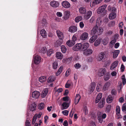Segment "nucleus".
<instances>
[{
    "instance_id": "1",
    "label": "nucleus",
    "mask_w": 126,
    "mask_h": 126,
    "mask_svg": "<svg viewBox=\"0 0 126 126\" xmlns=\"http://www.w3.org/2000/svg\"><path fill=\"white\" fill-rule=\"evenodd\" d=\"M103 29L101 28H98V27L97 26L94 27L91 31V33L92 34L97 33L98 35L100 34V33L103 32Z\"/></svg>"
},
{
    "instance_id": "2",
    "label": "nucleus",
    "mask_w": 126,
    "mask_h": 126,
    "mask_svg": "<svg viewBox=\"0 0 126 126\" xmlns=\"http://www.w3.org/2000/svg\"><path fill=\"white\" fill-rule=\"evenodd\" d=\"M106 58V55L103 52H101L99 53L97 57L98 60L99 61H102L104 62L105 61Z\"/></svg>"
},
{
    "instance_id": "3",
    "label": "nucleus",
    "mask_w": 126,
    "mask_h": 126,
    "mask_svg": "<svg viewBox=\"0 0 126 126\" xmlns=\"http://www.w3.org/2000/svg\"><path fill=\"white\" fill-rule=\"evenodd\" d=\"M82 44L81 43H78L73 48V50L75 51H78L79 50L82 51Z\"/></svg>"
},
{
    "instance_id": "4",
    "label": "nucleus",
    "mask_w": 126,
    "mask_h": 126,
    "mask_svg": "<svg viewBox=\"0 0 126 126\" xmlns=\"http://www.w3.org/2000/svg\"><path fill=\"white\" fill-rule=\"evenodd\" d=\"M33 56L34 57V63L36 64H38L40 62L41 59V57L38 55L35 56V55Z\"/></svg>"
},
{
    "instance_id": "5",
    "label": "nucleus",
    "mask_w": 126,
    "mask_h": 126,
    "mask_svg": "<svg viewBox=\"0 0 126 126\" xmlns=\"http://www.w3.org/2000/svg\"><path fill=\"white\" fill-rule=\"evenodd\" d=\"M62 6L65 8H68L70 6V3L68 1H63L62 3Z\"/></svg>"
},
{
    "instance_id": "6",
    "label": "nucleus",
    "mask_w": 126,
    "mask_h": 126,
    "mask_svg": "<svg viewBox=\"0 0 126 126\" xmlns=\"http://www.w3.org/2000/svg\"><path fill=\"white\" fill-rule=\"evenodd\" d=\"M106 72V69L105 68L100 69L98 72V75L100 76H101L105 75Z\"/></svg>"
},
{
    "instance_id": "7",
    "label": "nucleus",
    "mask_w": 126,
    "mask_h": 126,
    "mask_svg": "<svg viewBox=\"0 0 126 126\" xmlns=\"http://www.w3.org/2000/svg\"><path fill=\"white\" fill-rule=\"evenodd\" d=\"M77 30V27L75 26H72L69 28V31L71 32L74 33L76 32Z\"/></svg>"
},
{
    "instance_id": "8",
    "label": "nucleus",
    "mask_w": 126,
    "mask_h": 126,
    "mask_svg": "<svg viewBox=\"0 0 126 126\" xmlns=\"http://www.w3.org/2000/svg\"><path fill=\"white\" fill-rule=\"evenodd\" d=\"M88 35V34L87 32H85L83 33L80 36V39L83 40H86L87 38Z\"/></svg>"
},
{
    "instance_id": "9",
    "label": "nucleus",
    "mask_w": 126,
    "mask_h": 126,
    "mask_svg": "<svg viewBox=\"0 0 126 126\" xmlns=\"http://www.w3.org/2000/svg\"><path fill=\"white\" fill-rule=\"evenodd\" d=\"M91 87L89 88V91L90 94L93 92L95 87V82H92L91 83Z\"/></svg>"
},
{
    "instance_id": "10",
    "label": "nucleus",
    "mask_w": 126,
    "mask_h": 126,
    "mask_svg": "<svg viewBox=\"0 0 126 126\" xmlns=\"http://www.w3.org/2000/svg\"><path fill=\"white\" fill-rule=\"evenodd\" d=\"M89 46V44L87 43H85L82 44V51L85 50L87 49Z\"/></svg>"
},
{
    "instance_id": "11",
    "label": "nucleus",
    "mask_w": 126,
    "mask_h": 126,
    "mask_svg": "<svg viewBox=\"0 0 126 126\" xmlns=\"http://www.w3.org/2000/svg\"><path fill=\"white\" fill-rule=\"evenodd\" d=\"M40 95V93L39 92L35 91L33 92L32 93V96L33 98H37Z\"/></svg>"
},
{
    "instance_id": "12",
    "label": "nucleus",
    "mask_w": 126,
    "mask_h": 126,
    "mask_svg": "<svg viewBox=\"0 0 126 126\" xmlns=\"http://www.w3.org/2000/svg\"><path fill=\"white\" fill-rule=\"evenodd\" d=\"M92 14V12L91 11H88L87 13L85 15L84 18L85 19H88L91 16Z\"/></svg>"
},
{
    "instance_id": "13",
    "label": "nucleus",
    "mask_w": 126,
    "mask_h": 126,
    "mask_svg": "<svg viewBox=\"0 0 126 126\" xmlns=\"http://www.w3.org/2000/svg\"><path fill=\"white\" fill-rule=\"evenodd\" d=\"M103 0H93L90 2V4H91L92 6H95V5L101 3Z\"/></svg>"
},
{
    "instance_id": "14",
    "label": "nucleus",
    "mask_w": 126,
    "mask_h": 126,
    "mask_svg": "<svg viewBox=\"0 0 126 126\" xmlns=\"http://www.w3.org/2000/svg\"><path fill=\"white\" fill-rule=\"evenodd\" d=\"M105 102V99L102 98L99 103L98 107L101 108H102L104 107Z\"/></svg>"
},
{
    "instance_id": "15",
    "label": "nucleus",
    "mask_w": 126,
    "mask_h": 126,
    "mask_svg": "<svg viewBox=\"0 0 126 126\" xmlns=\"http://www.w3.org/2000/svg\"><path fill=\"white\" fill-rule=\"evenodd\" d=\"M48 92V89L47 88H46L44 89L41 93V96L42 97L44 98L45 97L47 94Z\"/></svg>"
},
{
    "instance_id": "16",
    "label": "nucleus",
    "mask_w": 126,
    "mask_h": 126,
    "mask_svg": "<svg viewBox=\"0 0 126 126\" xmlns=\"http://www.w3.org/2000/svg\"><path fill=\"white\" fill-rule=\"evenodd\" d=\"M56 33L60 39L62 40L63 38V33L58 30L57 31Z\"/></svg>"
},
{
    "instance_id": "17",
    "label": "nucleus",
    "mask_w": 126,
    "mask_h": 126,
    "mask_svg": "<svg viewBox=\"0 0 126 126\" xmlns=\"http://www.w3.org/2000/svg\"><path fill=\"white\" fill-rule=\"evenodd\" d=\"M118 62L117 61L114 62L111 65L110 67V69L112 70L116 68L118 64Z\"/></svg>"
},
{
    "instance_id": "18",
    "label": "nucleus",
    "mask_w": 126,
    "mask_h": 126,
    "mask_svg": "<svg viewBox=\"0 0 126 126\" xmlns=\"http://www.w3.org/2000/svg\"><path fill=\"white\" fill-rule=\"evenodd\" d=\"M50 5L53 7H56L59 6V4L57 1H52L50 2Z\"/></svg>"
},
{
    "instance_id": "19",
    "label": "nucleus",
    "mask_w": 126,
    "mask_h": 126,
    "mask_svg": "<svg viewBox=\"0 0 126 126\" xmlns=\"http://www.w3.org/2000/svg\"><path fill=\"white\" fill-rule=\"evenodd\" d=\"M70 12L68 11H66L64 12V19L65 20L67 19L69 17Z\"/></svg>"
},
{
    "instance_id": "20",
    "label": "nucleus",
    "mask_w": 126,
    "mask_h": 126,
    "mask_svg": "<svg viewBox=\"0 0 126 126\" xmlns=\"http://www.w3.org/2000/svg\"><path fill=\"white\" fill-rule=\"evenodd\" d=\"M102 94L101 93H100L98 94L95 100V103H97L99 102L102 97Z\"/></svg>"
},
{
    "instance_id": "21",
    "label": "nucleus",
    "mask_w": 126,
    "mask_h": 126,
    "mask_svg": "<svg viewBox=\"0 0 126 126\" xmlns=\"http://www.w3.org/2000/svg\"><path fill=\"white\" fill-rule=\"evenodd\" d=\"M63 42L62 40L59 39L55 43V45L56 47L60 46Z\"/></svg>"
},
{
    "instance_id": "22",
    "label": "nucleus",
    "mask_w": 126,
    "mask_h": 126,
    "mask_svg": "<svg viewBox=\"0 0 126 126\" xmlns=\"http://www.w3.org/2000/svg\"><path fill=\"white\" fill-rule=\"evenodd\" d=\"M93 51L92 49H86L84 51V53L86 55H90L92 54Z\"/></svg>"
},
{
    "instance_id": "23",
    "label": "nucleus",
    "mask_w": 126,
    "mask_h": 126,
    "mask_svg": "<svg viewBox=\"0 0 126 126\" xmlns=\"http://www.w3.org/2000/svg\"><path fill=\"white\" fill-rule=\"evenodd\" d=\"M75 42L71 40H68L66 43L67 45L69 47L73 46L75 44Z\"/></svg>"
},
{
    "instance_id": "24",
    "label": "nucleus",
    "mask_w": 126,
    "mask_h": 126,
    "mask_svg": "<svg viewBox=\"0 0 126 126\" xmlns=\"http://www.w3.org/2000/svg\"><path fill=\"white\" fill-rule=\"evenodd\" d=\"M56 57L57 59H61L63 58V55L61 52H56Z\"/></svg>"
},
{
    "instance_id": "25",
    "label": "nucleus",
    "mask_w": 126,
    "mask_h": 126,
    "mask_svg": "<svg viewBox=\"0 0 126 126\" xmlns=\"http://www.w3.org/2000/svg\"><path fill=\"white\" fill-rule=\"evenodd\" d=\"M69 103L66 102H64L62 104L63 108L62 110H64L67 108L69 106Z\"/></svg>"
},
{
    "instance_id": "26",
    "label": "nucleus",
    "mask_w": 126,
    "mask_h": 126,
    "mask_svg": "<svg viewBox=\"0 0 126 126\" xmlns=\"http://www.w3.org/2000/svg\"><path fill=\"white\" fill-rule=\"evenodd\" d=\"M114 96L112 97L111 95L109 96L106 99L107 102L108 103H110L112 101Z\"/></svg>"
},
{
    "instance_id": "27",
    "label": "nucleus",
    "mask_w": 126,
    "mask_h": 126,
    "mask_svg": "<svg viewBox=\"0 0 126 126\" xmlns=\"http://www.w3.org/2000/svg\"><path fill=\"white\" fill-rule=\"evenodd\" d=\"M97 36L96 35H95L93 36L90 39L89 42L90 43H92L94 42L95 40L97 39Z\"/></svg>"
},
{
    "instance_id": "28",
    "label": "nucleus",
    "mask_w": 126,
    "mask_h": 126,
    "mask_svg": "<svg viewBox=\"0 0 126 126\" xmlns=\"http://www.w3.org/2000/svg\"><path fill=\"white\" fill-rule=\"evenodd\" d=\"M116 14L114 13H112L109 15V18L110 19H114L116 16Z\"/></svg>"
},
{
    "instance_id": "29",
    "label": "nucleus",
    "mask_w": 126,
    "mask_h": 126,
    "mask_svg": "<svg viewBox=\"0 0 126 126\" xmlns=\"http://www.w3.org/2000/svg\"><path fill=\"white\" fill-rule=\"evenodd\" d=\"M40 34L43 38H46L47 34L46 31L44 29H42L40 31Z\"/></svg>"
},
{
    "instance_id": "30",
    "label": "nucleus",
    "mask_w": 126,
    "mask_h": 126,
    "mask_svg": "<svg viewBox=\"0 0 126 126\" xmlns=\"http://www.w3.org/2000/svg\"><path fill=\"white\" fill-rule=\"evenodd\" d=\"M79 11L80 13L81 14H85L86 13V9L84 7H81L79 8Z\"/></svg>"
},
{
    "instance_id": "31",
    "label": "nucleus",
    "mask_w": 126,
    "mask_h": 126,
    "mask_svg": "<svg viewBox=\"0 0 126 126\" xmlns=\"http://www.w3.org/2000/svg\"><path fill=\"white\" fill-rule=\"evenodd\" d=\"M110 85V83L109 82H107L104 85L103 87V90H106L108 89V88Z\"/></svg>"
},
{
    "instance_id": "32",
    "label": "nucleus",
    "mask_w": 126,
    "mask_h": 126,
    "mask_svg": "<svg viewBox=\"0 0 126 126\" xmlns=\"http://www.w3.org/2000/svg\"><path fill=\"white\" fill-rule=\"evenodd\" d=\"M110 78V73L109 72L107 73L104 75V79L105 81H107Z\"/></svg>"
},
{
    "instance_id": "33",
    "label": "nucleus",
    "mask_w": 126,
    "mask_h": 126,
    "mask_svg": "<svg viewBox=\"0 0 126 126\" xmlns=\"http://www.w3.org/2000/svg\"><path fill=\"white\" fill-rule=\"evenodd\" d=\"M101 39L98 38L95 42L94 43V45L95 46H97L101 42Z\"/></svg>"
},
{
    "instance_id": "34",
    "label": "nucleus",
    "mask_w": 126,
    "mask_h": 126,
    "mask_svg": "<svg viewBox=\"0 0 126 126\" xmlns=\"http://www.w3.org/2000/svg\"><path fill=\"white\" fill-rule=\"evenodd\" d=\"M120 52V51L119 50H117L115 51L113 53V58H115L118 56Z\"/></svg>"
},
{
    "instance_id": "35",
    "label": "nucleus",
    "mask_w": 126,
    "mask_h": 126,
    "mask_svg": "<svg viewBox=\"0 0 126 126\" xmlns=\"http://www.w3.org/2000/svg\"><path fill=\"white\" fill-rule=\"evenodd\" d=\"M116 112L117 115L118 116H119L120 114V109L119 106H116Z\"/></svg>"
},
{
    "instance_id": "36",
    "label": "nucleus",
    "mask_w": 126,
    "mask_h": 126,
    "mask_svg": "<svg viewBox=\"0 0 126 126\" xmlns=\"http://www.w3.org/2000/svg\"><path fill=\"white\" fill-rule=\"evenodd\" d=\"M45 107V104L42 103H40L38 105V109L40 110L44 109Z\"/></svg>"
},
{
    "instance_id": "37",
    "label": "nucleus",
    "mask_w": 126,
    "mask_h": 126,
    "mask_svg": "<svg viewBox=\"0 0 126 126\" xmlns=\"http://www.w3.org/2000/svg\"><path fill=\"white\" fill-rule=\"evenodd\" d=\"M63 68V66H61L56 74V76L59 75L61 72Z\"/></svg>"
},
{
    "instance_id": "38",
    "label": "nucleus",
    "mask_w": 126,
    "mask_h": 126,
    "mask_svg": "<svg viewBox=\"0 0 126 126\" xmlns=\"http://www.w3.org/2000/svg\"><path fill=\"white\" fill-rule=\"evenodd\" d=\"M101 22L100 19L98 18L96 21V26L99 27L101 24Z\"/></svg>"
},
{
    "instance_id": "39",
    "label": "nucleus",
    "mask_w": 126,
    "mask_h": 126,
    "mask_svg": "<svg viewBox=\"0 0 126 126\" xmlns=\"http://www.w3.org/2000/svg\"><path fill=\"white\" fill-rule=\"evenodd\" d=\"M53 53V50L52 49H49L47 52V56H50Z\"/></svg>"
},
{
    "instance_id": "40",
    "label": "nucleus",
    "mask_w": 126,
    "mask_h": 126,
    "mask_svg": "<svg viewBox=\"0 0 126 126\" xmlns=\"http://www.w3.org/2000/svg\"><path fill=\"white\" fill-rule=\"evenodd\" d=\"M36 105L34 103H33L32 104L30 110L31 111H33L35 110L36 107Z\"/></svg>"
},
{
    "instance_id": "41",
    "label": "nucleus",
    "mask_w": 126,
    "mask_h": 126,
    "mask_svg": "<svg viewBox=\"0 0 126 126\" xmlns=\"http://www.w3.org/2000/svg\"><path fill=\"white\" fill-rule=\"evenodd\" d=\"M102 7L100 6L97 9V12L98 14H100L103 12L105 10H103V8Z\"/></svg>"
},
{
    "instance_id": "42",
    "label": "nucleus",
    "mask_w": 126,
    "mask_h": 126,
    "mask_svg": "<svg viewBox=\"0 0 126 126\" xmlns=\"http://www.w3.org/2000/svg\"><path fill=\"white\" fill-rule=\"evenodd\" d=\"M55 80L52 77H50L47 80V82L48 83H51L53 82Z\"/></svg>"
},
{
    "instance_id": "43",
    "label": "nucleus",
    "mask_w": 126,
    "mask_h": 126,
    "mask_svg": "<svg viewBox=\"0 0 126 126\" xmlns=\"http://www.w3.org/2000/svg\"><path fill=\"white\" fill-rule=\"evenodd\" d=\"M115 25V22L113 21H112L110 22H109L108 24V26L109 27H110L113 26Z\"/></svg>"
},
{
    "instance_id": "44",
    "label": "nucleus",
    "mask_w": 126,
    "mask_h": 126,
    "mask_svg": "<svg viewBox=\"0 0 126 126\" xmlns=\"http://www.w3.org/2000/svg\"><path fill=\"white\" fill-rule=\"evenodd\" d=\"M82 19V17L80 16H78L75 18V20L76 22H78L79 21L81 20Z\"/></svg>"
},
{
    "instance_id": "45",
    "label": "nucleus",
    "mask_w": 126,
    "mask_h": 126,
    "mask_svg": "<svg viewBox=\"0 0 126 126\" xmlns=\"http://www.w3.org/2000/svg\"><path fill=\"white\" fill-rule=\"evenodd\" d=\"M61 51L63 53H65L66 49L65 46L63 45L61 47Z\"/></svg>"
},
{
    "instance_id": "46",
    "label": "nucleus",
    "mask_w": 126,
    "mask_h": 126,
    "mask_svg": "<svg viewBox=\"0 0 126 126\" xmlns=\"http://www.w3.org/2000/svg\"><path fill=\"white\" fill-rule=\"evenodd\" d=\"M36 114H35L33 118L32 121V124L33 125L34 124L37 119V116H36Z\"/></svg>"
},
{
    "instance_id": "47",
    "label": "nucleus",
    "mask_w": 126,
    "mask_h": 126,
    "mask_svg": "<svg viewBox=\"0 0 126 126\" xmlns=\"http://www.w3.org/2000/svg\"><path fill=\"white\" fill-rule=\"evenodd\" d=\"M81 98L80 95L79 94H77L75 97V99L76 101H79Z\"/></svg>"
},
{
    "instance_id": "48",
    "label": "nucleus",
    "mask_w": 126,
    "mask_h": 126,
    "mask_svg": "<svg viewBox=\"0 0 126 126\" xmlns=\"http://www.w3.org/2000/svg\"><path fill=\"white\" fill-rule=\"evenodd\" d=\"M58 66V63L57 62H54L53 64V67L54 69H56L57 68Z\"/></svg>"
},
{
    "instance_id": "49",
    "label": "nucleus",
    "mask_w": 126,
    "mask_h": 126,
    "mask_svg": "<svg viewBox=\"0 0 126 126\" xmlns=\"http://www.w3.org/2000/svg\"><path fill=\"white\" fill-rule=\"evenodd\" d=\"M46 19H43L42 20V26L43 27L44 26H46L47 24V23L46 22Z\"/></svg>"
},
{
    "instance_id": "50",
    "label": "nucleus",
    "mask_w": 126,
    "mask_h": 126,
    "mask_svg": "<svg viewBox=\"0 0 126 126\" xmlns=\"http://www.w3.org/2000/svg\"><path fill=\"white\" fill-rule=\"evenodd\" d=\"M30 121L29 120H26L25 122V126H30Z\"/></svg>"
},
{
    "instance_id": "51",
    "label": "nucleus",
    "mask_w": 126,
    "mask_h": 126,
    "mask_svg": "<svg viewBox=\"0 0 126 126\" xmlns=\"http://www.w3.org/2000/svg\"><path fill=\"white\" fill-rule=\"evenodd\" d=\"M117 93V91L115 89H113L111 91V94L113 95H113H115Z\"/></svg>"
},
{
    "instance_id": "52",
    "label": "nucleus",
    "mask_w": 126,
    "mask_h": 126,
    "mask_svg": "<svg viewBox=\"0 0 126 126\" xmlns=\"http://www.w3.org/2000/svg\"><path fill=\"white\" fill-rule=\"evenodd\" d=\"M122 109L123 111H126V103H125L123 104Z\"/></svg>"
},
{
    "instance_id": "53",
    "label": "nucleus",
    "mask_w": 126,
    "mask_h": 126,
    "mask_svg": "<svg viewBox=\"0 0 126 126\" xmlns=\"http://www.w3.org/2000/svg\"><path fill=\"white\" fill-rule=\"evenodd\" d=\"M111 107V106L110 105H108L106 108V110L108 112H109L110 110Z\"/></svg>"
},
{
    "instance_id": "54",
    "label": "nucleus",
    "mask_w": 126,
    "mask_h": 126,
    "mask_svg": "<svg viewBox=\"0 0 126 126\" xmlns=\"http://www.w3.org/2000/svg\"><path fill=\"white\" fill-rule=\"evenodd\" d=\"M69 111L66 110H64L62 111L63 113L65 115H67L68 114Z\"/></svg>"
},
{
    "instance_id": "55",
    "label": "nucleus",
    "mask_w": 126,
    "mask_h": 126,
    "mask_svg": "<svg viewBox=\"0 0 126 126\" xmlns=\"http://www.w3.org/2000/svg\"><path fill=\"white\" fill-rule=\"evenodd\" d=\"M81 66L79 63H77L75 65V67L77 69H78L81 67Z\"/></svg>"
},
{
    "instance_id": "56",
    "label": "nucleus",
    "mask_w": 126,
    "mask_h": 126,
    "mask_svg": "<svg viewBox=\"0 0 126 126\" xmlns=\"http://www.w3.org/2000/svg\"><path fill=\"white\" fill-rule=\"evenodd\" d=\"M120 69L121 71L122 72H123L124 71L125 67L123 64H121Z\"/></svg>"
},
{
    "instance_id": "57",
    "label": "nucleus",
    "mask_w": 126,
    "mask_h": 126,
    "mask_svg": "<svg viewBox=\"0 0 126 126\" xmlns=\"http://www.w3.org/2000/svg\"><path fill=\"white\" fill-rule=\"evenodd\" d=\"M113 33V32L111 31H109L107 32L106 33V35L107 36H108L112 34Z\"/></svg>"
},
{
    "instance_id": "58",
    "label": "nucleus",
    "mask_w": 126,
    "mask_h": 126,
    "mask_svg": "<svg viewBox=\"0 0 126 126\" xmlns=\"http://www.w3.org/2000/svg\"><path fill=\"white\" fill-rule=\"evenodd\" d=\"M116 40L115 39V37H114V39L112 40L110 42V43L112 45H114L116 42Z\"/></svg>"
},
{
    "instance_id": "59",
    "label": "nucleus",
    "mask_w": 126,
    "mask_h": 126,
    "mask_svg": "<svg viewBox=\"0 0 126 126\" xmlns=\"http://www.w3.org/2000/svg\"><path fill=\"white\" fill-rule=\"evenodd\" d=\"M79 26L81 28H82L84 26V24L83 22H80Z\"/></svg>"
},
{
    "instance_id": "60",
    "label": "nucleus",
    "mask_w": 126,
    "mask_h": 126,
    "mask_svg": "<svg viewBox=\"0 0 126 126\" xmlns=\"http://www.w3.org/2000/svg\"><path fill=\"white\" fill-rule=\"evenodd\" d=\"M101 116H98V120L99 121V122L100 123H102L103 121V119H102V118H101Z\"/></svg>"
},
{
    "instance_id": "61",
    "label": "nucleus",
    "mask_w": 126,
    "mask_h": 126,
    "mask_svg": "<svg viewBox=\"0 0 126 126\" xmlns=\"http://www.w3.org/2000/svg\"><path fill=\"white\" fill-rule=\"evenodd\" d=\"M63 91V89L62 88H60L58 89L56 91V92H57L58 93L62 92Z\"/></svg>"
},
{
    "instance_id": "62",
    "label": "nucleus",
    "mask_w": 126,
    "mask_h": 126,
    "mask_svg": "<svg viewBox=\"0 0 126 126\" xmlns=\"http://www.w3.org/2000/svg\"><path fill=\"white\" fill-rule=\"evenodd\" d=\"M68 98L67 96H65L63 98V101H68Z\"/></svg>"
},
{
    "instance_id": "63",
    "label": "nucleus",
    "mask_w": 126,
    "mask_h": 126,
    "mask_svg": "<svg viewBox=\"0 0 126 126\" xmlns=\"http://www.w3.org/2000/svg\"><path fill=\"white\" fill-rule=\"evenodd\" d=\"M57 15L59 17H61L62 16V14L61 12H58L56 13Z\"/></svg>"
},
{
    "instance_id": "64",
    "label": "nucleus",
    "mask_w": 126,
    "mask_h": 126,
    "mask_svg": "<svg viewBox=\"0 0 126 126\" xmlns=\"http://www.w3.org/2000/svg\"><path fill=\"white\" fill-rule=\"evenodd\" d=\"M63 125L64 126H67L68 124L67 121L65 120L63 123Z\"/></svg>"
}]
</instances>
